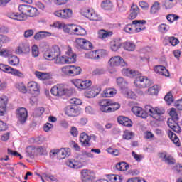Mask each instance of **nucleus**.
Instances as JSON below:
<instances>
[{
    "mask_svg": "<svg viewBox=\"0 0 182 182\" xmlns=\"http://www.w3.org/2000/svg\"><path fill=\"white\" fill-rule=\"evenodd\" d=\"M18 11L21 14L15 12H10L7 14L8 18L14 21H25L26 16L33 18L38 16V9L31 5L21 4L18 6Z\"/></svg>",
    "mask_w": 182,
    "mask_h": 182,
    "instance_id": "f257e3e1",
    "label": "nucleus"
},
{
    "mask_svg": "<svg viewBox=\"0 0 182 182\" xmlns=\"http://www.w3.org/2000/svg\"><path fill=\"white\" fill-rule=\"evenodd\" d=\"M51 95L57 97H62V96H70L73 93V89L66 87L63 84H58L54 85L51 90Z\"/></svg>",
    "mask_w": 182,
    "mask_h": 182,
    "instance_id": "f03ea898",
    "label": "nucleus"
},
{
    "mask_svg": "<svg viewBox=\"0 0 182 182\" xmlns=\"http://www.w3.org/2000/svg\"><path fill=\"white\" fill-rule=\"evenodd\" d=\"M145 110L152 117L153 119L157 120V122H163L164 120V117L163 114L166 113V111L162 107H155L151 105H146Z\"/></svg>",
    "mask_w": 182,
    "mask_h": 182,
    "instance_id": "7ed1b4c3",
    "label": "nucleus"
},
{
    "mask_svg": "<svg viewBox=\"0 0 182 182\" xmlns=\"http://www.w3.org/2000/svg\"><path fill=\"white\" fill-rule=\"evenodd\" d=\"M61 73L64 76H79L82 73V69L76 65H65L61 68Z\"/></svg>",
    "mask_w": 182,
    "mask_h": 182,
    "instance_id": "20e7f679",
    "label": "nucleus"
},
{
    "mask_svg": "<svg viewBox=\"0 0 182 182\" xmlns=\"http://www.w3.org/2000/svg\"><path fill=\"white\" fill-rule=\"evenodd\" d=\"M66 165L70 168L77 170L82 168L85 166V156L78 155L75 159H71L67 161Z\"/></svg>",
    "mask_w": 182,
    "mask_h": 182,
    "instance_id": "39448f33",
    "label": "nucleus"
},
{
    "mask_svg": "<svg viewBox=\"0 0 182 182\" xmlns=\"http://www.w3.org/2000/svg\"><path fill=\"white\" fill-rule=\"evenodd\" d=\"M134 85L138 89H146L151 86V81L146 76L140 75L136 77Z\"/></svg>",
    "mask_w": 182,
    "mask_h": 182,
    "instance_id": "423d86ee",
    "label": "nucleus"
},
{
    "mask_svg": "<svg viewBox=\"0 0 182 182\" xmlns=\"http://www.w3.org/2000/svg\"><path fill=\"white\" fill-rule=\"evenodd\" d=\"M60 48L55 46L51 48H48L44 53V58L47 60H55V58L60 56Z\"/></svg>",
    "mask_w": 182,
    "mask_h": 182,
    "instance_id": "0eeeda50",
    "label": "nucleus"
},
{
    "mask_svg": "<svg viewBox=\"0 0 182 182\" xmlns=\"http://www.w3.org/2000/svg\"><path fill=\"white\" fill-rule=\"evenodd\" d=\"M108 66H109L111 69H113V68H117L119 66L124 68V66H127V63L120 55H114L111 57L108 60Z\"/></svg>",
    "mask_w": 182,
    "mask_h": 182,
    "instance_id": "6e6552de",
    "label": "nucleus"
},
{
    "mask_svg": "<svg viewBox=\"0 0 182 182\" xmlns=\"http://www.w3.org/2000/svg\"><path fill=\"white\" fill-rule=\"evenodd\" d=\"M0 70L4 73L12 75L13 76H17V77H23V73L18 69H15L8 65L0 63Z\"/></svg>",
    "mask_w": 182,
    "mask_h": 182,
    "instance_id": "1a4fd4ad",
    "label": "nucleus"
},
{
    "mask_svg": "<svg viewBox=\"0 0 182 182\" xmlns=\"http://www.w3.org/2000/svg\"><path fill=\"white\" fill-rule=\"evenodd\" d=\"M50 156L57 157L58 160H63L70 156L69 148H62L60 149H53L50 151Z\"/></svg>",
    "mask_w": 182,
    "mask_h": 182,
    "instance_id": "9d476101",
    "label": "nucleus"
},
{
    "mask_svg": "<svg viewBox=\"0 0 182 182\" xmlns=\"http://www.w3.org/2000/svg\"><path fill=\"white\" fill-rule=\"evenodd\" d=\"M71 83L74 85L77 89H80V90L89 89V87L92 86V81L90 80H83L82 79H73L71 80Z\"/></svg>",
    "mask_w": 182,
    "mask_h": 182,
    "instance_id": "9b49d317",
    "label": "nucleus"
},
{
    "mask_svg": "<svg viewBox=\"0 0 182 182\" xmlns=\"http://www.w3.org/2000/svg\"><path fill=\"white\" fill-rule=\"evenodd\" d=\"M75 45L78 49H82L83 50H90L93 49L92 43L85 38H76Z\"/></svg>",
    "mask_w": 182,
    "mask_h": 182,
    "instance_id": "f8f14e48",
    "label": "nucleus"
},
{
    "mask_svg": "<svg viewBox=\"0 0 182 182\" xmlns=\"http://www.w3.org/2000/svg\"><path fill=\"white\" fill-rule=\"evenodd\" d=\"M53 15L61 19H70L73 16V11L70 9H59L54 11Z\"/></svg>",
    "mask_w": 182,
    "mask_h": 182,
    "instance_id": "ddd939ff",
    "label": "nucleus"
},
{
    "mask_svg": "<svg viewBox=\"0 0 182 182\" xmlns=\"http://www.w3.org/2000/svg\"><path fill=\"white\" fill-rule=\"evenodd\" d=\"M27 90L33 96H39L41 93V85L35 81H30L27 83Z\"/></svg>",
    "mask_w": 182,
    "mask_h": 182,
    "instance_id": "4468645a",
    "label": "nucleus"
},
{
    "mask_svg": "<svg viewBox=\"0 0 182 182\" xmlns=\"http://www.w3.org/2000/svg\"><path fill=\"white\" fill-rule=\"evenodd\" d=\"M83 16L90 19V21H102V17L97 14L96 11L93 10V9H86L82 12Z\"/></svg>",
    "mask_w": 182,
    "mask_h": 182,
    "instance_id": "2eb2a0df",
    "label": "nucleus"
},
{
    "mask_svg": "<svg viewBox=\"0 0 182 182\" xmlns=\"http://www.w3.org/2000/svg\"><path fill=\"white\" fill-rule=\"evenodd\" d=\"M105 50H97L94 51H90L85 53L86 59H91L92 60H99V59H102L103 56H105Z\"/></svg>",
    "mask_w": 182,
    "mask_h": 182,
    "instance_id": "dca6fc26",
    "label": "nucleus"
},
{
    "mask_svg": "<svg viewBox=\"0 0 182 182\" xmlns=\"http://www.w3.org/2000/svg\"><path fill=\"white\" fill-rule=\"evenodd\" d=\"M30 52L31 46L25 41L20 43L15 50L16 55H28Z\"/></svg>",
    "mask_w": 182,
    "mask_h": 182,
    "instance_id": "f3484780",
    "label": "nucleus"
},
{
    "mask_svg": "<svg viewBox=\"0 0 182 182\" xmlns=\"http://www.w3.org/2000/svg\"><path fill=\"white\" fill-rule=\"evenodd\" d=\"M93 139L94 140H96V136L91 135L89 136L86 132H82L80 134V141L84 147H89L90 146V139Z\"/></svg>",
    "mask_w": 182,
    "mask_h": 182,
    "instance_id": "a211bd4d",
    "label": "nucleus"
},
{
    "mask_svg": "<svg viewBox=\"0 0 182 182\" xmlns=\"http://www.w3.org/2000/svg\"><path fill=\"white\" fill-rule=\"evenodd\" d=\"M16 117L20 123H25L28 119V110L25 107H20L16 110Z\"/></svg>",
    "mask_w": 182,
    "mask_h": 182,
    "instance_id": "6ab92c4d",
    "label": "nucleus"
},
{
    "mask_svg": "<svg viewBox=\"0 0 182 182\" xmlns=\"http://www.w3.org/2000/svg\"><path fill=\"white\" fill-rule=\"evenodd\" d=\"M54 63L56 65H68L70 63H75V58H68V57L65 55L58 56L54 60Z\"/></svg>",
    "mask_w": 182,
    "mask_h": 182,
    "instance_id": "aec40b11",
    "label": "nucleus"
},
{
    "mask_svg": "<svg viewBox=\"0 0 182 182\" xmlns=\"http://www.w3.org/2000/svg\"><path fill=\"white\" fill-rule=\"evenodd\" d=\"M132 112L135 114V116H137L138 117H141V119H147L149 117V113H147V111H144L143 108L138 106H134L132 108Z\"/></svg>",
    "mask_w": 182,
    "mask_h": 182,
    "instance_id": "412c9836",
    "label": "nucleus"
},
{
    "mask_svg": "<svg viewBox=\"0 0 182 182\" xmlns=\"http://www.w3.org/2000/svg\"><path fill=\"white\" fill-rule=\"evenodd\" d=\"M122 45L120 38H114L109 42V49L112 52H118L122 48Z\"/></svg>",
    "mask_w": 182,
    "mask_h": 182,
    "instance_id": "4be33fe9",
    "label": "nucleus"
},
{
    "mask_svg": "<svg viewBox=\"0 0 182 182\" xmlns=\"http://www.w3.org/2000/svg\"><path fill=\"white\" fill-rule=\"evenodd\" d=\"M81 176L82 182H93L94 174L92 171L83 169L81 171Z\"/></svg>",
    "mask_w": 182,
    "mask_h": 182,
    "instance_id": "5701e85b",
    "label": "nucleus"
},
{
    "mask_svg": "<svg viewBox=\"0 0 182 182\" xmlns=\"http://www.w3.org/2000/svg\"><path fill=\"white\" fill-rule=\"evenodd\" d=\"M100 105V110L104 113H110L112 110H113V108L110 107V102L108 100H102L99 102Z\"/></svg>",
    "mask_w": 182,
    "mask_h": 182,
    "instance_id": "b1692460",
    "label": "nucleus"
},
{
    "mask_svg": "<svg viewBox=\"0 0 182 182\" xmlns=\"http://www.w3.org/2000/svg\"><path fill=\"white\" fill-rule=\"evenodd\" d=\"M146 20H134L132 21V25H134L135 31L136 33L141 32V31H144L146 29Z\"/></svg>",
    "mask_w": 182,
    "mask_h": 182,
    "instance_id": "393cba45",
    "label": "nucleus"
},
{
    "mask_svg": "<svg viewBox=\"0 0 182 182\" xmlns=\"http://www.w3.org/2000/svg\"><path fill=\"white\" fill-rule=\"evenodd\" d=\"M99 93H100V87L94 86L85 92V97L90 99L92 97H95Z\"/></svg>",
    "mask_w": 182,
    "mask_h": 182,
    "instance_id": "a878e982",
    "label": "nucleus"
},
{
    "mask_svg": "<svg viewBox=\"0 0 182 182\" xmlns=\"http://www.w3.org/2000/svg\"><path fill=\"white\" fill-rule=\"evenodd\" d=\"M50 36H55V34L49 31H39L34 35L35 41H41L45 38H50Z\"/></svg>",
    "mask_w": 182,
    "mask_h": 182,
    "instance_id": "bb28decb",
    "label": "nucleus"
},
{
    "mask_svg": "<svg viewBox=\"0 0 182 182\" xmlns=\"http://www.w3.org/2000/svg\"><path fill=\"white\" fill-rule=\"evenodd\" d=\"M140 13V9H139V6L136 4H132L130 9V14L128 16V19H136L137 18V15Z\"/></svg>",
    "mask_w": 182,
    "mask_h": 182,
    "instance_id": "cd10ccee",
    "label": "nucleus"
},
{
    "mask_svg": "<svg viewBox=\"0 0 182 182\" xmlns=\"http://www.w3.org/2000/svg\"><path fill=\"white\" fill-rule=\"evenodd\" d=\"M65 114H67V116H69L70 117H75L77 116V114H79L77 109L72 105L67 106L65 109Z\"/></svg>",
    "mask_w": 182,
    "mask_h": 182,
    "instance_id": "c85d7f7f",
    "label": "nucleus"
},
{
    "mask_svg": "<svg viewBox=\"0 0 182 182\" xmlns=\"http://www.w3.org/2000/svg\"><path fill=\"white\" fill-rule=\"evenodd\" d=\"M6 105H8V97H0V116H4V113L6 110Z\"/></svg>",
    "mask_w": 182,
    "mask_h": 182,
    "instance_id": "c756f323",
    "label": "nucleus"
},
{
    "mask_svg": "<svg viewBox=\"0 0 182 182\" xmlns=\"http://www.w3.org/2000/svg\"><path fill=\"white\" fill-rule=\"evenodd\" d=\"M122 73L124 76H127V77H136V76L139 75V71L130 68L122 69Z\"/></svg>",
    "mask_w": 182,
    "mask_h": 182,
    "instance_id": "7c9ffc66",
    "label": "nucleus"
},
{
    "mask_svg": "<svg viewBox=\"0 0 182 182\" xmlns=\"http://www.w3.org/2000/svg\"><path fill=\"white\" fill-rule=\"evenodd\" d=\"M159 157L162 159L163 161H165L167 164H174L176 163V159L173 156L167 155L166 152L161 153Z\"/></svg>",
    "mask_w": 182,
    "mask_h": 182,
    "instance_id": "2f4dec72",
    "label": "nucleus"
},
{
    "mask_svg": "<svg viewBox=\"0 0 182 182\" xmlns=\"http://www.w3.org/2000/svg\"><path fill=\"white\" fill-rule=\"evenodd\" d=\"M168 127H170V129H171L172 130H173V132H176V133H180V132H181V128L180 127L178 124H177L176 121H174V119H168Z\"/></svg>",
    "mask_w": 182,
    "mask_h": 182,
    "instance_id": "473e14b6",
    "label": "nucleus"
},
{
    "mask_svg": "<svg viewBox=\"0 0 182 182\" xmlns=\"http://www.w3.org/2000/svg\"><path fill=\"white\" fill-rule=\"evenodd\" d=\"M117 122L122 126H125L126 127H132V120H130V119L128 117L119 116L117 118Z\"/></svg>",
    "mask_w": 182,
    "mask_h": 182,
    "instance_id": "72a5a7b5",
    "label": "nucleus"
},
{
    "mask_svg": "<svg viewBox=\"0 0 182 182\" xmlns=\"http://www.w3.org/2000/svg\"><path fill=\"white\" fill-rule=\"evenodd\" d=\"M34 75L40 80H49V79L52 78V74H50V73L36 71Z\"/></svg>",
    "mask_w": 182,
    "mask_h": 182,
    "instance_id": "f704fd0d",
    "label": "nucleus"
},
{
    "mask_svg": "<svg viewBox=\"0 0 182 182\" xmlns=\"http://www.w3.org/2000/svg\"><path fill=\"white\" fill-rule=\"evenodd\" d=\"M122 95L125 96V97H127L128 99H133L134 100H136L137 99V95L135 94L134 92L132 91L131 90H129L127 87L126 89H123L122 92Z\"/></svg>",
    "mask_w": 182,
    "mask_h": 182,
    "instance_id": "c9c22d12",
    "label": "nucleus"
},
{
    "mask_svg": "<svg viewBox=\"0 0 182 182\" xmlns=\"http://www.w3.org/2000/svg\"><path fill=\"white\" fill-rule=\"evenodd\" d=\"M168 136L171 141H173V143L175 144V146H176V147H180V146H181V144L180 143V139H178V136H177V135L173 132L168 131Z\"/></svg>",
    "mask_w": 182,
    "mask_h": 182,
    "instance_id": "e433bc0d",
    "label": "nucleus"
},
{
    "mask_svg": "<svg viewBox=\"0 0 182 182\" xmlns=\"http://www.w3.org/2000/svg\"><path fill=\"white\" fill-rule=\"evenodd\" d=\"M116 93H117V90H116V89L107 88L102 92L101 95L102 97H113Z\"/></svg>",
    "mask_w": 182,
    "mask_h": 182,
    "instance_id": "4c0bfd02",
    "label": "nucleus"
},
{
    "mask_svg": "<svg viewBox=\"0 0 182 182\" xmlns=\"http://www.w3.org/2000/svg\"><path fill=\"white\" fill-rule=\"evenodd\" d=\"M97 35L99 39H106V38H109V36H112V35H113V32L101 29L98 31Z\"/></svg>",
    "mask_w": 182,
    "mask_h": 182,
    "instance_id": "58836bf2",
    "label": "nucleus"
},
{
    "mask_svg": "<svg viewBox=\"0 0 182 182\" xmlns=\"http://www.w3.org/2000/svg\"><path fill=\"white\" fill-rule=\"evenodd\" d=\"M75 24H65L63 27V31L65 32V33H69L70 35H73L75 32Z\"/></svg>",
    "mask_w": 182,
    "mask_h": 182,
    "instance_id": "ea45409f",
    "label": "nucleus"
},
{
    "mask_svg": "<svg viewBox=\"0 0 182 182\" xmlns=\"http://www.w3.org/2000/svg\"><path fill=\"white\" fill-rule=\"evenodd\" d=\"M178 4V0H165L164 6L165 9H173Z\"/></svg>",
    "mask_w": 182,
    "mask_h": 182,
    "instance_id": "a19ab883",
    "label": "nucleus"
},
{
    "mask_svg": "<svg viewBox=\"0 0 182 182\" xmlns=\"http://www.w3.org/2000/svg\"><path fill=\"white\" fill-rule=\"evenodd\" d=\"M19 58L16 55H11L8 58V63L10 66H18L19 65Z\"/></svg>",
    "mask_w": 182,
    "mask_h": 182,
    "instance_id": "79ce46f5",
    "label": "nucleus"
},
{
    "mask_svg": "<svg viewBox=\"0 0 182 182\" xmlns=\"http://www.w3.org/2000/svg\"><path fill=\"white\" fill-rule=\"evenodd\" d=\"M15 87L18 92H21V93H23L24 95L28 93V88H26V85H25L23 82L16 83Z\"/></svg>",
    "mask_w": 182,
    "mask_h": 182,
    "instance_id": "37998d69",
    "label": "nucleus"
},
{
    "mask_svg": "<svg viewBox=\"0 0 182 182\" xmlns=\"http://www.w3.org/2000/svg\"><path fill=\"white\" fill-rule=\"evenodd\" d=\"M161 9V7L160 6V2L154 1L152 6H151L150 14H151V15H154L157 14V12H159V11H160Z\"/></svg>",
    "mask_w": 182,
    "mask_h": 182,
    "instance_id": "c03bdc74",
    "label": "nucleus"
},
{
    "mask_svg": "<svg viewBox=\"0 0 182 182\" xmlns=\"http://www.w3.org/2000/svg\"><path fill=\"white\" fill-rule=\"evenodd\" d=\"M117 84L121 88V92H123V89H126L129 85V82L126 81L123 77H118L117 79Z\"/></svg>",
    "mask_w": 182,
    "mask_h": 182,
    "instance_id": "a18cd8bd",
    "label": "nucleus"
},
{
    "mask_svg": "<svg viewBox=\"0 0 182 182\" xmlns=\"http://www.w3.org/2000/svg\"><path fill=\"white\" fill-rule=\"evenodd\" d=\"M101 8L105 11H110L113 8V3L110 0H105L101 3Z\"/></svg>",
    "mask_w": 182,
    "mask_h": 182,
    "instance_id": "49530a36",
    "label": "nucleus"
},
{
    "mask_svg": "<svg viewBox=\"0 0 182 182\" xmlns=\"http://www.w3.org/2000/svg\"><path fill=\"white\" fill-rule=\"evenodd\" d=\"M73 35L85 36V35H86V30L80 26L75 25Z\"/></svg>",
    "mask_w": 182,
    "mask_h": 182,
    "instance_id": "de8ad7c7",
    "label": "nucleus"
},
{
    "mask_svg": "<svg viewBox=\"0 0 182 182\" xmlns=\"http://www.w3.org/2000/svg\"><path fill=\"white\" fill-rule=\"evenodd\" d=\"M123 48L125 50H128V52H133L136 49V45L132 42H125L123 43Z\"/></svg>",
    "mask_w": 182,
    "mask_h": 182,
    "instance_id": "09e8293b",
    "label": "nucleus"
},
{
    "mask_svg": "<svg viewBox=\"0 0 182 182\" xmlns=\"http://www.w3.org/2000/svg\"><path fill=\"white\" fill-rule=\"evenodd\" d=\"M116 168L119 171H126L129 170V164L126 162H120L116 165Z\"/></svg>",
    "mask_w": 182,
    "mask_h": 182,
    "instance_id": "8fccbe9b",
    "label": "nucleus"
},
{
    "mask_svg": "<svg viewBox=\"0 0 182 182\" xmlns=\"http://www.w3.org/2000/svg\"><path fill=\"white\" fill-rule=\"evenodd\" d=\"M108 100L109 102V109H111L110 113L116 112V110H119V109H120V104L118 102H114L110 99H108Z\"/></svg>",
    "mask_w": 182,
    "mask_h": 182,
    "instance_id": "3c124183",
    "label": "nucleus"
},
{
    "mask_svg": "<svg viewBox=\"0 0 182 182\" xmlns=\"http://www.w3.org/2000/svg\"><path fill=\"white\" fill-rule=\"evenodd\" d=\"M3 167L4 168H5L6 170H8L9 171H11L13 176H15V171H14L15 170V166H16V164H3Z\"/></svg>",
    "mask_w": 182,
    "mask_h": 182,
    "instance_id": "603ef678",
    "label": "nucleus"
},
{
    "mask_svg": "<svg viewBox=\"0 0 182 182\" xmlns=\"http://www.w3.org/2000/svg\"><path fill=\"white\" fill-rule=\"evenodd\" d=\"M169 30H170V26L166 23H162L159 25L158 27V31L161 32V33H167V32H168Z\"/></svg>",
    "mask_w": 182,
    "mask_h": 182,
    "instance_id": "864d4df0",
    "label": "nucleus"
},
{
    "mask_svg": "<svg viewBox=\"0 0 182 182\" xmlns=\"http://www.w3.org/2000/svg\"><path fill=\"white\" fill-rule=\"evenodd\" d=\"M159 93V85H154L148 89V94L155 96Z\"/></svg>",
    "mask_w": 182,
    "mask_h": 182,
    "instance_id": "5fc2aeb1",
    "label": "nucleus"
},
{
    "mask_svg": "<svg viewBox=\"0 0 182 182\" xmlns=\"http://www.w3.org/2000/svg\"><path fill=\"white\" fill-rule=\"evenodd\" d=\"M124 32L127 33H137L135 27L132 24H128L124 28Z\"/></svg>",
    "mask_w": 182,
    "mask_h": 182,
    "instance_id": "6e6d98bb",
    "label": "nucleus"
},
{
    "mask_svg": "<svg viewBox=\"0 0 182 182\" xmlns=\"http://www.w3.org/2000/svg\"><path fill=\"white\" fill-rule=\"evenodd\" d=\"M65 53L67 55V59H72V58H73L74 63L76 62V54L72 53V48L68 47Z\"/></svg>",
    "mask_w": 182,
    "mask_h": 182,
    "instance_id": "4d7b16f0",
    "label": "nucleus"
},
{
    "mask_svg": "<svg viewBox=\"0 0 182 182\" xmlns=\"http://www.w3.org/2000/svg\"><path fill=\"white\" fill-rule=\"evenodd\" d=\"M11 55H12V52L11 51V50L0 48V56H2L3 58H9Z\"/></svg>",
    "mask_w": 182,
    "mask_h": 182,
    "instance_id": "13d9d810",
    "label": "nucleus"
},
{
    "mask_svg": "<svg viewBox=\"0 0 182 182\" xmlns=\"http://www.w3.org/2000/svg\"><path fill=\"white\" fill-rule=\"evenodd\" d=\"M111 182H122L123 181V177L119 175H111L108 177Z\"/></svg>",
    "mask_w": 182,
    "mask_h": 182,
    "instance_id": "bf43d9fd",
    "label": "nucleus"
},
{
    "mask_svg": "<svg viewBox=\"0 0 182 182\" xmlns=\"http://www.w3.org/2000/svg\"><path fill=\"white\" fill-rule=\"evenodd\" d=\"M132 156L134 159L135 161H137V163H140V161L144 159V156L143 154H138L134 151L132 152Z\"/></svg>",
    "mask_w": 182,
    "mask_h": 182,
    "instance_id": "052dcab7",
    "label": "nucleus"
},
{
    "mask_svg": "<svg viewBox=\"0 0 182 182\" xmlns=\"http://www.w3.org/2000/svg\"><path fill=\"white\" fill-rule=\"evenodd\" d=\"M166 19L168 21V22L173 23L174 21H178V19H180V16H178L177 14H168L166 16Z\"/></svg>",
    "mask_w": 182,
    "mask_h": 182,
    "instance_id": "680f3d73",
    "label": "nucleus"
},
{
    "mask_svg": "<svg viewBox=\"0 0 182 182\" xmlns=\"http://www.w3.org/2000/svg\"><path fill=\"white\" fill-rule=\"evenodd\" d=\"M168 41L171 46H177L180 43V41L174 36L168 37Z\"/></svg>",
    "mask_w": 182,
    "mask_h": 182,
    "instance_id": "e2e57ef3",
    "label": "nucleus"
},
{
    "mask_svg": "<svg viewBox=\"0 0 182 182\" xmlns=\"http://www.w3.org/2000/svg\"><path fill=\"white\" fill-rule=\"evenodd\" d=\"M31 53L33 58H38L39 56V48L38 46L34 45L31 47Z\"/></svg>",
    "mask_w": 182,
    "mask_h": 182,
    "instance_id": "0e129e2a",
    "label": "nucleus"
},
{
    "mask_svg": "<svg viewBox=\"0 0 182 182\" xmlns=\"http://www.w3.org/2000/svg\"><path fill=\"white\" fill-rule=\"evenodd\" d=\"M139 6L143 9V11H147L149 10V8H150V5L147 1H139Z\"/></svg>",
    "mask_w": 182,
    "mask_h": 182,
    "instance_id": "69168bd1",
    "label": "nucleus"
},
{
    "mask_svg": "<svg viewBox=\"0 0 182 182\" xmlns=\"http://www.w3.org/2000/svg\"><path fill=\"white\" fill-rule=\"evenodd\" d=\"M65 23L60 21H55L50 25L51 28H55L56 29H63Z\"/></svg>",
    "mask_w": 182,
    "mask_h": 182,
    "instance_id": "338daca9",
    "label": "nucleus"
},
{
    "mask_svg": "<svg viewBox=\"0 0 182 182\" xmlns=\"http://www.w3.org/2000/svg\"><path fill=\"white\" fill-rule=\"evenodd\" d=\"M127 182H146V181L139 177H134L128 179Z\"/></svg>",
    "mask_w": 182,
    "mask_h": 182,
    "instance_id": "774afa93",
    "label": "nucleus"
}]
</instances>
